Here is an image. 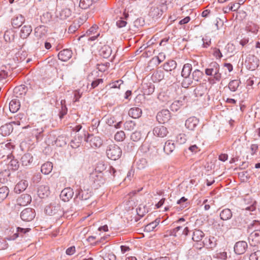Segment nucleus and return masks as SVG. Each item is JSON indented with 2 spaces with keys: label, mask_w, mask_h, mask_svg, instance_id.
<instances>
[{
  "label": "nucleus",
  "mask_w": 260,
  "mask_h": 260,
  "mask_svg": "<svg viewBox=\"0 0 260 260\" xmlns=\"http://www.w3.org/2000/svg\"><path fill=\"white\" fill-rule=\"evenodd\" d=\"M84 140L86 142L89 143L90 146L93 148L100 147L102 145L103 143V141L100 137L98 136H94L92 134H88L87 137L85 134Z\"/></svg>",
  "instance_id": "nucleus-7"
},
{
  "label": "nucleus",
  "mask_w": 260,
  "mask_h": 260,
  "mask_svg": "<svg viewBox=\"0 0 260 260\" xmlns=\"http://www.w3.org/2000/svg\"><path fill=\"white\" fill-rule=\"evenodd\" d=\"M79 27V25L76 23H72L68 29V32L70 34H73L75 32Z\"/></svg>",
  "instance_id": "nucleus-63"
},
{
  "label": "nucleus",
  "mask_w": 260,
  "mask_h": 260,
  "mask_svg": "<svg viewBox=\"0 0 260 260\" xmlns=\"http://www.w3.org/2000/svg\"><path fill=\"white\" fill-rule=\"evenodd\" d=\"M116 25L118 28H122L126 26L127 22L124 18L120 17L116 22Z\"/></svg>",
  "instance_id": "nucleus-62"
},
{
  "label": "nucleus",
  "mask_w": 260,
  "mask_h": 260,
  "mask_svg": "<svg viewBox=\"0 0 260 260\" xmlns=\"http://www.w3.org/2000/svg\"><path fill=\"white\" fill-rule=\"evenodd\" d=\"M142 90L144 94L149 95L154 91V86L151 83H144L142 84Z\"/></svg>",
  "instance_id": "nucleus-29"
},
{
  "label": "nucleus",
  "mask_w": 260,
  "mask_h": 260,
  "mask_svg": "<svg viewBox=\"0 0 260 260\" xmlns=\"http://www.w3.org/2000/svg\"><path fill=\"white\" fill-rule=\"evenodd\" d=\"M100 54L103 58H108L112 53V49L108 45H104L99 51Z\"/></svg>",
  "instance_id": "nucleus-30"
},
{
  "label": "nucleus",
  "mask_w": 260,
  "mask_h": 260,
  "mask_svg": "<svg viewBox=\"0 0 260 260\" xmlns=\"http://www.w3.org/2000/svg\"><path fill=\"white\" fill-rule=\"evenodd\" d=\"M18 201L20 205H25L31 202V197L27 194H22Z\"/></svg>",
  "instance_id": "nucleus-44"
},
{
  "label": "nucleus",
  "mask_w": 260,
  "mask_h": 260,
  "mask_svg": "<svg viewBox=\"0 0 260 260\" xmlns=\"http://www.w3.org/2000/svg\"><path fill=\"white\" fill-rule=\"evenodd\" d=\"M192 70V66L190 63L185 64L182 70L181 76L183 78L189 77Z\"/></svg>",
  "instance_id": "nucleus-35"
},
{
  "label": "nucleus",
  "mask_w": 260,
  "mask_h": 260,
  "mask_svg": "<svg viewBox=\"0 0 260 260\" xmlns=\"http://www.w3.org/2000/svg\"><path fill=\"white\" fill-rule=\"evenodd\" d=\"M199 122V120L196 117H190L185 121V126L187 128L193 131L197 126Z\"/></svg>",
  "instance_id": "nucleus-18"
},
{
  "label": "nucleus",
  "mask_w": 260,
  "mask_h": 260,
  "mask_svg": "<svg viewBox=\"0 0 260 260\" xmlns=\"http://www.w3.org/2000/svg\"><path fill=\"white\" fill-rule=\"evenodd\" d=\"M192 80L189 78V77L184 78V79L181 83V85L183 88H187L192 84Z\"/></svg>",
  "instance_id": "nucleus-58"
},
{
  "label": "nucleus",
  "mask_w": 260,
  "mask_h": 260,
  "mask_svg": "<svg viewBox=\"0 0 260 260\" xmlns=\"http://www.w3.org/2000/svg\"><path fill=\"white\" fill-rule=\"evenodd\" d=\"M142 113V110L138 107H133L128 111V115L133 118H138Z\"/></svg>",
  "instance_id": "nucleus-32"
},
{
  "label": "nucleus",
  "mask_w": 260,
  "mask_h": 260,
  "mask_svg": "<svg viewBox=\"0 0 260 260\" xmlns=\"http://www.w3.org/2000/svg\"><path fill=\"white\" fill-rule=\"evenodd\" d=\"M45 211L46 213L49 215H57L61 216L63 214L60 205L56 202L51 203L46 206Z\"/></svg>",
  "instance_id": "nucleus-4"
},
{
  "label": "nucleus",
  "mask_w": 260,
  "mask_h": 260,
  "mask_svg": "<svg viewBox=\"0 0 260 260\" xmlns=\"http://www.w3.org/2000/svg\"><path fill=\"white\" fill-rule=\"evenodd\" d=\"M14 92L17 95L16 96H22L26 94L27 92V87L24 85H21L16 87L14 89Z\"/></svg>",
  "instance_id": "nucleus-39"
},
{
  "label": "nucleus",
  "mask_w": 260,
  "mask_h": 260,
  "mask_svg": "<svg viewBox=\"0 0 260 260\" xmlns=\"http://www.w3.org/2000/svg\"><path fill=\"white\" fill-rule=\"evenodd\" d=\"M125 130L132 131L136 127V123L133 120H127L124 124Z\"/></svg>",
  "instance_id": "nucleus-50"
},
{
  "label": "nucleus",
  "mask_w": 260,
  "mask_h": 260,
  "mask_svg": "<svg viewBox=\"0 0 260 260\" xmlns=\"http://www.w3.org/2000/svg\"><path fill=\"white\" fill-rule=\"evenodd\" d=\"M205 236L204 233L200 230H194L192 235V240L194 242L201 241Z\"/></svg>",
  "instance_id": "nucleus-34"
},
{
  "label": "nucleus",
  "mask_w": 260,
  "mask_h": 260,
  "mask_svg": "<svg viewBox=\"0 0 260 260\" xmlns=\"http://www.w3.org/2000/svg\"><path fill=\"white\" fill-rule=\"evenodd\" d=\"M186 141V136L184 134H180L176 137V141L179 144H183L185 143Z\"/></svg>",
  "instance_id": "nucleus-56"
},
{
  "label": "nucleus",
  "mask_w": 260,
  "mask_h": 260,
  "mask_svg": "<svg viewBox=\"0 0 260 260\" xmlns=\"http://www.w3.org/2000/svg\"><path fill=\"white\" fill-rule=\"evenodd\" d=\"M82 137L78 136V138H75V140H73L71 142V146L73 148H76L79 147L80 143L82 140Z\"/></svg>",
  "instance_id": "nucleus-51"
},
{
  "label": "nucleus",
  "mask_w": 260,
  "mask_h": 260,
  "mask_svg": "<svg viewBox=\"0 0 260 260\" xmlns=\"http://www.w3.org/2000/svg\"><path fill=\"white\" fill-rule=\"evenodd\" d=\"M248 241L250 245L255 246L260 243V231L255 230L248 237Z\"/></svg>",
  "instance_id": "nucleus-16"
},
{
  "label": "nucleus",
  "mask_w": 260,
  "mask_h": 260,
  "mask_svg": "<svg viewBox=\"0 0 260 260\" xmlns=\"http://www.w3.org/2000/svg\"><path fill=\"white\" fill-rule=\"evenodd\" d=\"M52 169L53 165L52 162L48 161L42 165L41 171L42 173L47 175L52 171Z\"/></svg>",
  "instance_id": "nucleus-37"
},
{
  "label": "nucleus",
  "mask_w": 260,
  "mask_h": 260,
  "mask_svg": "<svg viewBox=\"0 0 260 260\" xmlns=\"http://www.w3.org/2000/svg\"><path fill=\"white\" fill-rule=\"evenodd\" d=\"M28 186V182L26 180L19 181L14 187V191L17 193H20L24 191Z\"/></svg>",
  "instance_id": "nucleus-25"
},
{
  "label": "nucleus",
  "mask_w": 260,
  "mask_h": 260,
  "mask_svg": "<svg viewBox=\"0 0 260 260\" xmlns=\"http://www.w3.org/2000/svg\"><path fill=\"white\" fill-rule=\"evenodd\" d=\"M36 216V212L34 209L27 208L22 210L20 214L21 219L25 221H31Z\"/></svg>",
  "instance_id": "nucleus-8"
},
{
  "label": "nucleus",
  "mask_w": 260,
  "mask_h": 260,
  "mask_svg": "<svg viewBox=\"0 0 260 260\" xmlns=\"http://www.w3.org/2000/svg\"><path fill=\"white\" fill-rule=\"evenodd\" d=\"M148 157L152 161L157 160L159 158L158 149L155 146H150L148 148L147 153Z\"/></svg>",
  "instance_id": "nucleus-17"
},
{
  "label": "nucleus",
  "mask_w": 260,
  "mask_h": 260,
  "mask_svg": "<svg viewBox=\"0 0 260 260\" xmlns=\"http://www.w3.org/2000/svg\"><path fill=\"white\" fill-rule=\"evenodd\" d=\"M184 100L174 101L170 106V109L173 111H177L183 105Z\"/></svg>",
  "instance_id": "nucleus-42"
},
{
  "label": "nucleus",
  "mask_w": 260,
  "mask_h": 260,
  "mask_svg": "<svg viewBox=\"0 0 260 260\" xmlns=\"http://www.w3.org/2000/svg\"><path fill=\"white\" fill-rule=\"evenodd\" d=\"M244 66L249 70L254 71L259 66V60L253 55H248L245 60Z\"/></svg>",
  "instance_id": "nucleus-5"
},
{
  "label": "nucleus",
  "mask_w": 260,
  "mask_h": 260,
  "mask_svg": "<svg viewBox=\"0 0 260 260\" xmlns=\"http://www.w3.org/2000/svg\"><path fill=\"white\" fill-rule=\"evenodd\" d=\"M71 10L69 8H64L57 13V17L60 20H65L71 16Z\"/></svg>",
  "instance_id": "nucleus-26"
},
{
  "label": "nucleus",
  "mask_w": 260,
  "mask_h": 260,
  "mask_svg": "<svg viewBox=\"0 0 260 260\" xmlns=\"http://www.w3.org/2000/svg\"><path fill=\"white\" fill-rule=\"evenodd\" d=\"M47 32V29L45 26L40 25L35 28V36L37 39V46H39V40L43 39L46 37Z\"/></svg>",
  "instance_id": "nucleus-12"
},
{
  "label": "nucleus",
  "mask_w": 260,
  "mask_h": 260,
  "mask_svg": "<svg viewBox=\"0 0 260 260\" xmlns=\"http://www.w3.org/2000/svg\"><path fill=\"white\" fill-rule=\"evenodd\" d=\"M106 154L108 158L116 160L120 158L122 154L120 148L116 145H110L106 151Z\"/></svg>",
  "instance_id": "nucleus-2"
},
{
  "label": "nucleus",
  "mask_w": 260,
  "mask_h": 260,
  "mask_svg": "<svg viewBox=\"0 0 260 260\" xmlns=\"http://www.w3.org/2000/svg\"><path fill=\"white\" fill-rule=\"evenodd\" d=\"M104 260H116V255L113 252H109L105 254L104 256Z\"/></svg>",
  "instance_id": "nucleus-64"
},
{
  "label": "nucleus",
  "mask_w": 260,
  "mask_h": 260,
  "mask_svg": "<svg viewBox=\"0 0 260 260\" xmlns=\"http://www.w3.org/2000/svg\"><path fill=\"white\" fill-rule=\"evenodd\" d=\"M34 161V157L30 153L24 154L20 159V162L22 166L29 168L32 165Z\"/></svg>",
  "instance_id": "nucleus-13"
},
{
  "label": "nucleus",
  "mask_w": 260,
  "mask_h": 260,
  "mask_svg": "<svg viewBox=\"0 0 260 260\" xmlns=\"http://www.w3.org/2000/svg\"><path fill=\"white\" fill-rule=\"evenodd\" d=\"M160 220V219L159 218H157L154 221L147 224L144 228V231L148 233L153 231L159 224Z\"/></svg>",
  "instance_id": "nucleus-31"
},
{
  "label": "nucleus",
  "mask_w": 260,
  "mask_h": 260,
  "mask_svg": "<svg viewBox=\"0 0 260 260\" xmlns=\"http://www.w3.org/2000/svg\"><path fill=\"white\" fill-rule=\"evenodd\" d=\"M15 147V146L11 142H8L5 144L4 149L6 151H8L7 157L8 159H11L12 157H13L12 152Z\"/></svg>",
  "instance_id": "nucleus-36"
},
{
  "label": "nucleus",
  "mask_w": 260,
  "mask_h": 260,
  "mask_svg": "<svg viewBox=\"0 0 260 260\" xmlns=\"http://www.w3.org/2000/svg\"><path fill=\"white\" fill-rule=\"evenodd\" d=\"M90 179L92 182L93 187L98 188L102 185L104 184L105 180L101 173H93L91 175Z\"/></svg>",
  "instance_id": "nucleus-9"
},
{
  "label": "nucleus",
  "mask_w": 260,
  "mask_h": 260,
  "mask_svg": "<svg viewBox=\"0 0 260 260\" xmlns=\"http://www.w3.org/2000/svg\"><path fill=\"white\" fill-rule=\"evenodd\" d=\"M9 192V188L7 186H3L0 188V203L7 197Z\"/></svg>",
  "instance_id": "nucleus-46"
},
{
  "label": "nucleus",
  "mask_w": 260,
  "mask_h": 260,
  "mask_svg": "<svg viewBox=\"0 0 260 260\" xmlns=\"http://www.w3.org/2000/svg\"><path fill=\"white\" fill-rule=\"evenodd\" d=\"M183 229V226H177L176 228L170 230H168L166 231V235H165V237L166 236H173V237H176L177 236V233L178 232L180 231Z\"/></svg>",
  "instance_id": "nucleus-47"
},
{
  "label": "nucleus",
  "mask_w": 260,
  "mask_h": 260,
  "mask_svg": "<svg viewBox=\"0 0 260 260\" xmlns=\"http://www.w3.org/2000/svg\"><path fill=\"white\" fill-rule=\"evenodd\" d=\"M220 218L222 220H228L233 216L232 211L229 208H225L222 210L219 214Z\"/></svg>",
  "instance_id": "nucleus-27"
},
{
  "label": "nucleus",
  "mask_w": 260,
  "mask_h": 260,
  "mask_svg": "<svg viewBox=\"0 0 260 260\" xmlns=\"http://www.w3.org/2000/svg\"><path fill=\"white\" fill-rule=\"evenodd\" d=\"M219 64L216 61H212L209 64L205 72L207 76H213L216 81H219L221 79V74L219 72Z\"/></svg>",
  "instance_id": "nucleus-1"
},
{
  "label": "nucleus",
  "mask_w": 260,
  "mask_h": 260,
  "mask_svg": "<svg viewBox=\"0 0 260 260\" xmlns=\"http://www.w3.org/2000/svg\"><path fill=\"white\" fill-rule=\"evenodd\" d=\"M137 168L139 170L143 169L147 166V162L145 158H141L136 162Z\"/></svg>",
  "instance_id": "nucleus-52"
},
{
  "label": "nucleus",
  "mask_w": 260,
  "mask_h": 260,
  "mask_svg": "<svg viewBox=\"0 0 260 260\" xmlns=\"http://www.w3.org/2000/svg\"><path fill=\"white\" fill-rule=\"evenodd\" d=\"M242 221V218L241 216H235L230 227L225 226L224 223L222 222L221 226L220 224H218V229L222 232L228 231L229 229L232 228V226L235 227L240 226L241 224Z\"/></svg>",
  "instance_id": "nucleus-11"
},
{
  "label": "nucleus",
  "mask_w": 260,
  "mask_h": 260,
  "mask_svg": "<svg viewBox=\"0 0 260 260\" xmlns=\"http://www.w3.org/2000/svg\"><path fill=\"white\" fill-rule=\"evenodd\" d=\"M4 38L7 42H11L14 40L15 32L12 29L7 30L5 31Z\"/></svg>",
  "instance_id": "nucleus-40"
},
{
  "label": "nucleus",
  "mask_w": 260,
  "mask_h": 260,
  "mask_svg": "<svg viewBox=\"0 0 260 260\" xmlns=\"http://www.w3.org/2000/svg\"><path fill=\"white\" fill-rule=\"evenodd\" d=\"M205 94V89L202 86H199L196 88L193 91V95L197 98V100L200 97L203 96Z\"/></svg>",
  "instance_id": "nucleus-45"
},
{
  "label": "nucleus",
  "mask_w": 260,
  "mask_h": 260,
  "mask_svg": "<svg viewBox=\"0 0 260 260\" xmlns=\"http://www.w3.org/2000/svg\"><path fill=\"white\" fill-rule=\"evenodd\" d=\"M24 21L25 18L22 15H17L12 19L11 23L14 28H18L21 26Z\"/></svg>",
  "instance_id": "nucleus-22"
},
{
  "label": "nucleus",
  "mask_w": 260,
  "mask_h": 260,
  "mask_svg": "<svg viewBox=\"0 0 260 260\" xmlns=\"http://www.w3.org/2000/svg\"><path fill=\"white\" fill-rule=\"evenodd\" d=\"M142 135L140 132L135 131L133 133L131 136V139L134 142H138L141 140Z\"/></svg>",
  "instance_id": "nucleus-54"
},
{
  "label": "nucleus",
  "mask_w": 260,
  "mask_h": 260,
  "mask_svg": "<svg viewBox=\"0 0 260 260\" xmlns=\"http://www.w3.org/2000/svg\"><path fill=\"white\" fill-rule=\"evenodd\" d=\"M114 138L117 141H122L125 138V133L122 131L118 132L115 134Z\"/></svg>",
  "instance_id": "nucleus-59"
},
{
  "label": "nucleus",
  "mask_w": 260,
  "mask_h": 260,
  "mask_svg": "<svg viewBox=\"0 0 260 260\" xmlns=\"http://www.w3.org/2000/svg\"><path fill=\"white\" fill-rule=\"evenodd\" d=\"M32 31L30 25H24L22 26L20 32V37L23 39H26Z\"/></svg>",
  "instance_id": "nucleus-24"
},
{
  "label": "nucleus",
  "mask_w": 260,
  "mask_h": 260,
  "mask_svg": "<svg viewBox=\"0 0 260 260\" xmlns=\"http://www.w3.org/2000/svg\"><path fill=\"white\" fill-rule=\"evenodd\" d=\"M175 148L174 143L172 140H168L165 143L164 150L167 154H169L174 151Z\"/></svg>",
  "instance_id": "nucleus-33"
},
{
  "label": "nucleus",
  "mask_w": 260,
  "mask_h": 260,
  "mask_svg": "<svg viewBox=\"0 0 260 260\" xmlns=\"http://www.w3.org/2000/svg\"><path fill=\"white\" fill-rule=\"evenodd\" d=\"M204 76V73L198 69L195 70L191 74L192 80L196 82L200 81Z\"/></svg>",
  "instance_id": "nucleus-41"
},
{
  "label": "nucleus",
  "mask_w": 260,
  "mask_h": 260,
  "mask_svg": "<svg viewBox=\"0 0 260 260\" xmlns=\"http://www.w3.org/2000/svg\"><path fill=\"white\" fill-rule=\"evenodd\" d=\"M13 131V123H7L0 127V134L3 136L10 135Z\"/></svg>",
  "instance_id": "nucleus-19"
},
{
  "label": "nucleus",
  "mask_w": 260,
  "mask_h": 260,
  "mask_svg": "<svg viewBox=\"0 0 260 260\" xmlns=\"http://www.w3.org/2000/svg\"><path fill=\"white\" fill-rule=\"evenodd\" d=\"M164 73L161 70H158L154 72L152 75V79L155 82H159L164 78Z\"/></svg>",
  "instance_id": "nucleus-43"
},
{
  "label": "nucleus",
  "mask_w": 260,
  "mask_h": 260,
  "mask_svg": "<svg viewBox=\"0 0 260 260\" xmlns=\"http://www.w3.org/2000/svg\"><path fill=\"white\" fill-rule=\"evenodd\" d=\"M20 102L18 99H13L9 103V109L12 113L17 112L20 109Z\"/></svg>",
  "instance_id": "nucleus-28"
},
{
  "label": "nucleus",
  "mask_w": 260,
  "mask_h": 260,
  "mask_svg": "<svg viewBox=\"0 0 260 260\" xmlns=\"http://www.w3.org/2000/svg\"><path fill=\"white\" fill-rule=\"evenodd\" d=\"M240 81L238 80H233L229 83V88L231 91H235L239 86Z\"/></svg>",
  "instance_id": "nucleus-48"
},
{
  "label": "nucleus",
  "mask_w": 260,
  "mask_h": 260,
  "mask_svg": "<svg viewBox=\"0 0 260 260\" xmlns=\"http://www.w3.org/2000/svg\"><path fill=\"white\" fill-rule=\"evenodd\" d=\"M154 135L163 138L168 133L167 128L162 125L155 126L153 130Z\"/></svg>",
  "instance_id": "nucleus-21"
},
{
  "label": "nucleus",
  "mask_w": 260,
  "mask_h": 260,
  "mask_svg": "<svg viewBox=\"0 0 260 260\" xmlns=\"http://www.w3.org/2000/svg\"><path fill=\"white\" fill-rule=\"evenodd\" d=\"M74 193V192L72 188H65L61 191L60 198L64 202H68L73 198Z\"/></svg>",
  "instance_id": "nucleus-15"
},
{
  "label": "nucleus",
  "mask_w": 260,
  "mask_h": 260,
  "mask_svg": "<svg viewBox=\"0 0 260 260\" xmlns=\"http://www.w3.org/2000/svg\"><path fill=\"white\" fill-rule=\"evenodd\" d=\"M176 67V62L173 60H171L164 64L163 68L165 71L170 72L175 69Z\"/></svg>",
  "instance_id": "nucleus-38"
},
{
  "label": "nucleus",
  "mask_w": 260,
  "mask_h": 260,
  "mask_svg": "<svg viewBox=\"0 0 260 260\" xmlns=\"http://www.w3.org/2000/svg\"><path fill=\"white\" fill-rule=\"evenodd\" d=\"M93 0H80L79 7L82 9H86L90 7L93 3Z\"/></svg>",
  "instance_id": "nucleus-49"
},
{
  "label": "nucleus",
  "mask_w": 260,
  "mask_h": 260,
  "mask_svg": "<svg viewBox=\"0 0 260 260\" xmlns=\"http://www.w3.org/2000/svg\"><path fill=\"white\" fill-rule=\"evenodd\" d=\"M13 157H12L11 159V161L9 163V166L11 169L13 170H17L19 168V162L17 161V159H13Z\"/></svg>",
  "instance_id": "nucleus-55"
},
{
  "label": "nucleus",
  "mask_w": 260,
  "mask_h": 260,
  "mask_svg": "<svg viewBox=\"0 0 260 260\" xmlns=\"http://www.w3.org/2000/svg\"><path fill=\"white\" fill-rule=\"evenodd\" d=\"M91 197V192L88 190H82L80 187L75 189V196L74 200L75 201H86Z\"/></svg>",
  "instance_id": "nucleus-6"
},
{
  "label": "nucleus",
  "mask_w": 260,
  "mask_h": 260,
  "mask_svg": "<svg viewBox=\"0 0 260 260\" xmlns=\"http://www.w3.org/2000/svg\"><path fill=\"white\" fill-rule=\"evenodd\" d=\"M249 260H260V250L252 253L250 255Z\"/></svg>",
  "instance_id": "nucleus-61"
},
{
  "label": "nucleus",
  "mask_w": 260,
  "mask_h": 260,
  "mask_svg": "<svg viewBox=\"0 0 260 260\" xmlns=\"http://www.w3.org/2000/svg\"><path fill=\"white\" fill-rule=\"evenodd\" d=\"M171 116L170 111L167 109H164L158 112L156 115V119L160 123L168 122L171 119Z\"/></svg>",
  "instance_id": "nucleus-10"
},
{
  "label": "nucleus",
  "mask_w": 260,
  "mask_h": 260,
  "mask_svg": "<svg viewBox=\"0 0 260 260\" xmlns=\"http://www.w3.org/2000/svg\"><path fill=\"white\" fill-rule=\"evenodd\" d=\"M106 169V167L103 162H99L95 170L96 173H102V172Z\"/></svg>",
  "instance_id": "nucleus-60"
},
{
  "label": "nucleus",
  "mask_w": 260,
  "mask_h": 260,
  "mask_svg": "<svg viewBox=\"0 0 260 260\" xmlns=\"http://www.w3.org/2000/svg\"><path fill=\"white\" fill-rule=\"evenodd\" d=\"M30 231L29 228H22L17 227L15 229L11 228L10 232L12 233L10 234L6 238L7 240L9 241L15 240L18 237H23V235L29 232Z\"/></svg>",
  "instance_id": "nucleus-3"
},
{
  "label": "nucleus",
  "mask_w": 260,
  "mask_h": 260,
  "mask_svg": "<svg viewBox=\"0 0 260 260\" xmlns=\"http://www.w3.org/2000/svg\"><path fill=\"white\" fill-rule=\"evenodd\" d=\"M247 243L244 241L236 242L234 246V251L237 254H242L245 253L247 248Z\"/></svg>",
  "instance_id": "nucleus-14"
},
{
  "label": "nucleus",
  "mask_w": 260,
  "mask_h": 260,
  "mask_svg": "<svg viewBox=\"0 0 260 260\" xmlns=\"http://www.w3.org/2000/svg\"><path fill=\"white\" fill-rule=\"evenodd\" d=\"M15 120L12 122V123L20 125L21 124V121L25 119V116L23 113H19L15 116Z\"/></svg>",
  "instance_id": "nucleus-53"
},
{
  "label": "nucleus",
  "mask_w": 260,
  "mask_h": 260,
  "mask_svg": "<svg viewBox=\"0 0 260 260\" xmlns=\"http://www.w3.org/2000/svg\"><path fill=\"white\" fill-rule=\"evenodd\" d=\"M37 192L38 196L41 199H44L49 194V187L47 185H40L38 188Z\"/></svg>",
  "instance_id": "nucleus-23"
},
{
  "label": "nucleus",
  "mask_w": 260,
  "mask_h": 260,
  "mask_svg": "<svg viewBox=\"0 0 260 260\" xmlns=\"http://www.w3.org/2000/svg\"><path fill=\"white\" fill-rule=\"evenodd\" d=\"M151 15L153 17H157L159 15H161L162 14V11L159 9L158 7H154L152 9L150 12Z\"/></svg>",
  "instance_id": "nucleus-57"
},
{
  "label": "nucleus",
  "mask_w": 260,
  "mask_h": 260,
  "mask_svg": "<svg viewBox=\"0 0 260 260\" xmlns=\"http://www.w3.org/2000/svg\"><path fill=\"white\" fill-rule=\"evenodd\" d=\"M72 54L71 50L69 49H63L58 53V59L62 61H67L71 58Z\"/></svg>",
  "instance_id": "nucleus-20"
}]
</instances>
